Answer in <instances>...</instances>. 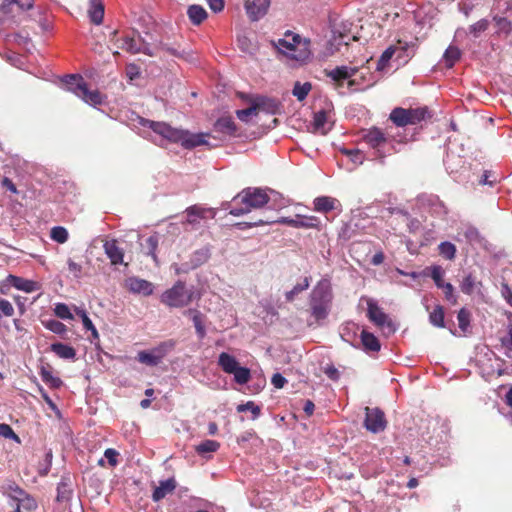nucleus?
I'll use <instances>...</instances> for the list:
<instances>
[{
  "instance_id": "c9c22d12",
  "label": "nucleus",
  "mask_w": 512,
  "mask_h": 512,
  "mask_svg": "<svg viewBox=\"0 0 512 512\" xmlns=\"http://www.w3.org/2000/svg\"><path fill=\"white\" fill-rule=\"evenodd\" d=\"M430 323L436 327L444 328V309L441 305H437L429 315Z\"/></svg>"
},
{
  "instance_id": "0eeeda50",
  "label": "nucleus",
  "mask_w": 512,
  "mask_h": 512,
  "mask_svg": "<svg viewBox=\"0 0 512 512\" xmlns=\"http://www.w3.org/2000/svg\"><path fill=\"white\" fill-rule=\"evenodd\" d=\"M330 294L327 289L316 287L310 295V309L311 315L315 321H320L327 318L330 308Z\"/></svg>"
},
{
  "instance_id": "3c124183",
  "label": "nucleus",
  "mask_w": 512,
  "mask_h": 512,
  "mask_svg": "<svg viewBox=\"0 0 512 512\" xmlns=\"http://www.w3.org/2000/svg\"><path fill=\"white\" fill-rule=\"evenodd\" d=\"M54 313L60 319H64V320L73 319V315L70 312L69 307L66 304H64V303L56 304V306L54 308Z\"/></svg>"
},
{
  "instance_id": "a878e982",
  "label": "nucleus",
  "mask_w": 512,
  "mask_h": 512,
  "mask_svg": "<svg viewBox=\"0 0 512 512\" xmlns=\"http://www.w3.org/2000/svg\"><path fill=\"white\" fill-rule=\"evenodd\" d=\"M218 364L225 373L232 374L238 367L239 363L234 356L222 352L218 358Z\"/></svg>"
},
{
  "instance_id": "20e7f679",
  "label": "nucleus",
  "mask_w": 512,
  "mask_h": 512,
  "mask_svg": "<svg viewBox=\"0 0 512 512\" xmlns=\"http://www.w3.org/2000/svg\"><path fill=\"white\" fill-rule=\"evenodd\" d=\"M310 44L309 39L301 38L300 35L288 31L285 33L284 38L278 40L277 48L293 60L306 62L312 55Z\"/></svg>"
},
{
  "instance_id": "ea45409f",
  "label": "nucleus",
  "mask_w": 512,
  "mask_h": 512,
  "mask_svg": "<svg viewBox=\"0 0 512 512\" xmlns=\"http://www.w3.org/2000/svg\"><path fill=\"white\" fill-rule=\"evenodd\" d=\"M459 328L466 333L470 327L471 313L466 308H461L457 315Z\"/></svg>"
},
{
  "instance_id": "cd10ccee",
  "label": "nucleus",
  "mask_w": 512,
  "mask_h": 512,
  "mask_svg": "<svg viewBox=\"0 0 512 512\" xmlns=\"http://www.w3.org/2000/svg\"><path fill=\"white\" fill-rule=\"evenodd\" d=\"M50 349L62 359H74L76 356V351L72 346L60 342L51 344Z\"/></svg>"
},
{
  "instance_id": "ddd939ff",
  "label": "nucleus",
  "mask_w": 512,
  "mask_h": 512,
  "mask_svg": "<svg viewBox=\"0 0 512 512\" xmlns=\"http://www.w3.org/2000/svg\"><path fill=\"white\" fill-rule=\"evenodd\" d=\"M125 288L133 294H142L144 296H150L153 294L154 285L138 277H129L125 280Z\"/></svg>"
},
{
  "instance_id": "f8f14e48",
  "label": "nucleus",
  "mask_w": 512,
  "mask_h": 512,
  "mask_svg": "<svg viewBox=\"0 0 512 512\" xmlns=\"http://www.w3.org/2000/svg\"><path fill=\"white\" fill-rule=\"evenodd\" d=\"M275 223H281L285 224L294 228H315L320 229V220L316 216H300L297 215V217L289 218V217H282L279 220H274Z\"/></svg>"
},
{
  "instance_id": "7ed1b4c3",
  "label": "nucleus",
  "mask_w": 512,
  "mask_h": 512,
  "mask_svg": "<svg viewBox=\"0 0 512 512\" xmlns=\"http://www.w3.org/2000/svg\"><path fill=\"white\" fill-rule=\"evenodd\" d=\"M362 140L375 151L378 158L384 159L387 155L396 153L393 143H403V137L391 135L387 130L373 126L363 131Z\"/></svg>"
},
{
  "instance_id": "4d7b16f0",
  "label": "nucleus",
  "mask_w": 512,
  "mask_h": 512,
  "mask_svg": "<svg viewBox=\"0 0 512 512\" xmlns=\"http://www.w3.org/2000/svg\"><path fill=\"white\" fill-rule=\"evenodd\" d=\"M0 436L9 439H14L17 442L20 441L18 435L13 431L11 426L5 423L0 424Z\"/></svg>"
},
{
  "instance_id": "338daca9",
  "label": "nucleus",
  "mask_w": 512,
  "mask_h": 512,
  "mask_svg": "<svg viewBox=\"0 0 512 512\" xmlns=\"http://www.w3.org/2000/svg\"><path fill=\"white\" fill-rule=\"evenodd\" d=\"M2 186L12 193H17V188L11 179L4 177L2 180Z\"/></svg>"
},
{
  "instance_id": "393cba45",
  "label": "nucleus",
  "mask_w": 512,
  "mask_h": 512,
  "mask_svg": "<svg viewBox=\"0 0 512 512\" xmlns=\"http://www.w3.org/2000/svg\"><path fill=\"white\" fill-rule=\"evenodd\" d=\"M214 129L225 135H233L236 132V125L231 117H221L215 122Z\"/></svg>"
},
{
  "instance_id": "7c9ffc66",
  "label": "nucleus",
  "mask_w": 512,
  "mask_h": 512,
  "mask_svg": "<svg viewBox=\"0 0 512 512\" xmlns=\"http://www.w3.org/2000/svg\"><path fill=\"white\" fill-rule=\"evenodd\" d=\"M13 4H16L22 10H29L33 7L34 0H4L0 9L5 14L9 13Z\"/></svg>"
},
{
  "instance_id": "69168bd1",
  "label": "nucleus",
  "mask_w": 512,
  "mask_h": 512,
  "mask_svg": "<svg viewBox=\"0 0 512 512\" xmlns=\"http://www.w3.org/2000/svg\"><path fill=\"white\" fill-rule=\"evenodd\" d=\"M324 372L331 380H337L339 378V371L334 366H328Z\"/></svg>"
},
{
  "instance_id": "774afa93",
  "label": "nucleus",
  "mask_w": 512,
  "mask_h": 512,
  "mask_svg": "<svg viewBox=\"0 0 512 512\" xmlns=\"http://www.w3.org/2000/svg\"><path fill=\"white\" fill-rule=\"evenodd\" d=\"M502 293L507 303L512 307V290L508 287V285L503 286Z\"/></svg>"
},
{
  "instance_id": "dca6fc26",
  "label": "nucleus",
  "mask_w": 512,
  "mask_h": 512,
  "mask_svg": "<svg viewBox=\"0 0 512 512\" xmlns=\"http://www.w3.org/2000/svg\"><path fill=\"white\" fill-rule=\"evenodd\" d=\"M367 316L371 322L379 327H383L385 324H391L388 320V316L375 302L371 300L368 301Z\"/></svg>"
},
{
  "instance_id": "e433bc0d",
  "label": "nucleus",
  "mask_w": 512,
  "mask_h": 512,
  "mask_svg": "<svg viewBox=\"0 0 512 512\" xmlns=\"http://www.w3.org/2000/svg\"><path fill=\"white\" fill-rule=\"evenodd\" d=\"M220 448V443L215 440H204L195 448L196 452L200 455L205 453L216 452Z\"/></svg>"
},
{
  "instance_id": "bf43d9fd",
  "label": "nucleus",
  "mask_w": 512,
  "mask_h": 512,
  "mask_svg": "<svg viewBox=\"0 0 512 512\" xmlns=\"http://www.w3.org/2000/svg\"><path fill=\"white\" fill-rule=\"evenodd\" d=\"M81 82H85L84 79L79 75H66L64 78V82L67 85L68 89L71 91V87H76Z\"/></svg>"
},
{
  "instance_id": "37998d69",
  "label": "nucleus",
  "mask_w": 512,
  "mask_h": 512,
  "mask_svg": "<svg viewBox=\"0 0 512 512\" xmlns=\"http://www.w3.org/2000/svg\"><path fill=\"white\" fill-rule=\"evenodd\" d=\"M489 27V21L487 19H481L469 27V33L474 37L478 38L481 33L485 32Z\"/></svg>"
},
{
  "instance_id": "aec40b11",
  "label": "nucleus",
  "mask_w": 512,
  "mask_h": 512,
  "mask_svg": "<svg viewBox=\"0 0 512 512\" xmlns=\"http://www.w3.org/2000/svg\"><path fill=\"white\" fill-rule=\"evenodd\" d=\"M176 481L174 478H169L164 481H160L159 486H157L152 494V499L154 502H158L165 498L168 494L173 493L176 489Z\"/></svg>"
},
{
  "instance_id": "f704fd0d",
  "label": "nucleus",
  "mask_w": 512,
  "mask_h": 512,
  "mask_svg": "<svg viewBox=\"0 0 512 512\" xmlns=\"http://www.w3.org/2000/svg\"><path fill=\"white\" fill-rule=\"evenodd\" d=\"M310 286V278L305 277L302 283L296 284L290 291L285 293V298L288 302H292L296 295L307 290Z\"/></svg>"
},
{
  "instance_id": "c756f323",
  "label": "nucleus",
  "mask_w": 512,
  "mask_h": 512,
  "mask_svg": "<svg viewBox=\"0 0 512 512\" xmlns=\"http://www.w3.org/2000/svg\"><path fill=\"white\" fill-rule=\"evenodd\" d=\"M187 14L194 25H200L207 18L206 10L200 5L189 6Z\"/></svg>"
},
{
  "instance_id": "09e8293b",
  "label": "nucleus",
  "mask_w": 512,
  "mask_h": 512,
  "mask_svg": "<svg viewBox=\"0 0 512 512\" xmlns=\"http://www.w3.org/2000/svg\"><path fill=\"white\" fill-rule=\"evenodd\" d=\"M44 325L48 330L58 335H62L67 331L66 325L58 320H49Z\"/></svg>"
},
{
  "instance_id": "c03bdc74",
  "label": "nucleus",
  "mask_w": 512,
  "mask_h": 512,
  "mask_svg": "<svg viewBox=\"0 0 512 512\" xmlns=\"http://www.w3.org/2000/svg\"><path fill=\"white\" fill-rule=\"evenodd\" d=\"M238 412L250 411L252 413V419L255 420L260 416L261 408L256 405L253 401H248L245 404H240L237 406Z\"/></svg>"
},
{
  "instance_id": "f03ea898",
  "label": "nucleus",
  "mask_w": 512,
  "mask_h": 512,
  "mask_svg": "<svg viewBox=\"0 0 512 512\" xmlns=\"http://www.w3.org/2000/svg\"><path fill=\"white\" fill-rule=\"evenodd\" d=\"M270 200L266 189L259 187H247L235 195L232 202L239 205L231 208L229 213L239 217L250 213L254 209L264 207Z\"/></svg>"
},
{
  "instance_id": "603ef678",
  "label": "nucleus",
  "mask_w": 512,
  "mask_h": 512,
  "mask_svg": "<svg viewBox=\"0 0 512 512\" xmlns=\"http://www.w3.org/2000/svg\"><path fill=\"white\" fill-rule=\"evenodd\" d=\"M273 223H275L274 220H272L270 218H266V219H258L254 222L237 223L236 226H238L240 229H246V228H252V227H257V226L269 225V224H273Z\"/></svg>"
},
{
  "instance_id": "6e6d98bb",
  "label": "nucleus",
  "mask_w": 512,
  "mask_h": 512,
  "mask_svg": "<svg viewBox=\"0 0 512 512\" xmlns=\"http://www.w3.org/2000/svg\"><path fill=\"white\" fill-rule=\"evenodd\" d=\"M443 293L445 296V299L450 302L451 304L455 305L457 303V297L454 294V287L451 283H446L443 288Z\"/></svg>"
},
{
  "instance_id": "9b49d317",
  "label": "nucleus",
  "mask_w": 512,
  "mask_h": 512,
  "mask_svg": "<svg viewBox=\"0 0 512 512\" xmlns=\"http://www.w3.org/2000/svg\"><path fill=\"white\" fill-rule=\"evenodd\" d=\"M186 221L184 224H189L192 227H196L200 224V220L213 219L216 212L213 208H204L198 205H192L185 210Z\"/></svg>"
},
{
  "instance_id": "8fccbe9b",
  "label": "nucleus",
  "mask_w": 512,
  "mask_h": 512,
  "mask_svg": "<svg viewBox=\"0 0 512 512\" xmlns=\"http://www.w3.org/2000/svg\"><path fill=\"white\" fill-rule=\"evenodd\" d=\"M258 110L255 105V102L253 101L252 105L248 108L237 110L236 115L239 120L247 122L250 116L257 115Z\"/></svg>"
},
{
  "instance_id": "f3484780",
  "label": "nucleus",
  "mask_w": 512,
  "mask_h": 512,
  "mask_svg": "<svg viewBox=\"0 0 512 512\" xmlns=\"http://www.w3.org/2000/svg\"><path fill=\"white\" fill-rule=\"evenodd\" d=\"M103 247L111 264L118 265L123 263L124 251L118 246L116 240L106 241Z\"/></svg>"
},
{
  "instance_id": "9d476101",
  "label": "nucleus",
  "mask_w": 512,
  "mask_h": 512,
  "mask_svg": "<svg viewBox=\"0 0 512 512\" xmlns=\"http://www.w3.org/2000/svg\"><path fill=\"white\" fill-rule=\"evenodd\" d=\"M366 416L364 421L365 428L372 433L384 431L387 426L385 414L379 408H365Z\"/></svg>"
},
{
  "instance_id": "4468645a",
  "label": "nucleus",
  "mask_w": 512,
  "mask_h": 512,
  "mask_svg": "<svg viewBox=\"0 0 512 512\" xmlns=\"http://www.w3.org/2000/svg\"><path fill=\"white\" fill-rule=\"evenodd\" d=\"M246 13L251 21H257L268 11L270 0H245Z\"/></svg>"
},
{
  "instance_id": "0e129e2a",
  "label": "nucleus",
  "mask_w": 512,
  "mask_h": 512,
  "mask_svg": "<svg viewBox=\"0 0 512 512\" xmlns=\"http://www.w3.org/2000/svg\"><path fill=\"white\" fill-rule=\"evenodd\" d=\"M209 7L214 12H220L224 8V0H207Z\"/></svg>"
},
{
  "instance_id": "6ab92c4d",
  "label": "nucleus",
  "mask_w": 512,
  "mask_h": 512,
  "mask_svg": "<svg viewBox=\"0 0 512 512\" xmlns=\"http://www.w3.org/2000/svg\"><path fill=\"white\" fill-rule=\"evenodd\" d=\"M314 210L321 213H328L340 206L339 200L330 196H320L313 201Z\"/></svg>"
},
{
  "instance_id": "473e14b6",
  "label": "nucleus",
  "mask_w": 512,
  "mask_h": 512,
  "mask_svg": "<svg viewBox=\"0 0 512 512\" xmlns=\"http://www.w3.org/2000/svg\"><path fill=\"white\" fill-rule=\"evenodd\" d=\"M438 251L443 258L453 260L456 256L457 249L453 243L444 241L438 245Z\"/></svg>"
},
{
  "instance_id": "680f3d73",
  "label": "nucleus",
  "mask_w": 512,
  "mask_h": 512,
  "mask_svg": "<svg viewBox=\"0 0 512 512\" xmlns=\"http://www.w3.org/2000/svg\"><path fill=\"white\" fill-rule=\"evenodd\" d=\"M271 383L273 386L277 389H281L284 387V385L287 383V380L284 376H282L280 373H275L272 376Z\"/></svg>"
},
{
  "instance_id": "f257e3e1",
  "label": "nucleus",
  "mask_w": 512,
  "mask_h": 512,
  "mask_svg": "<svg viewBox=\"0 0 512 512\" xmlns=\"http://www.w3.org/2000/svg\"><path fill=\"white\" fill-rule=\"evenodd\" d=\"M151 130L173 143H179L185 149H193L197 146L207 145L206 137L209 134L191 133L187 130L177 129L165 122L147 120Z\"/></svg>"
},
{
  "instance_id": "4be33fe9",
  "label": "nucleus",
  "mask_w": 512,
  "mask_h": 512,
  "mask_svg": "<svg viewBox=\"0 0 512 512\" xmlns=\"http://www.w3.org/2000/svg\"><path fill=\"white\" fill-rule=\"evenodd\" d=\"M357 68H352L348 66H339L335 69L327 72V76L330 77L335 82H341L343 80L349 79L353 75L356 74Z\"/></svg>"
},
{
  "instance_id": "13d9d810",
  "label": "nucleus",
  "mask_w": 512,
  "mask_h": 512,
  "mask_svg": "<svg viewBox=\"0 0 512 512\" xmlns=\"http://www.w3.org/2000/svg\"><path fill=\"white\" fill-rule=\"evenodd\" d=\"M104 456L107 459V461L111 467H115L118 464L117 457L119 456V453L115 449H113V448L106 449L104 452Z\"/></svg>"
},
{
  "instance_id": "864d4df0",
  "label": "nucleus",
  "mask_w": 512,
  "mask_h": 512,
  "mask_svg": "<svg viewBox=\"0 0 512 512\" xmlns=\"http://www.w3.org/2000/svg\"><path fill=\"white\" fill-rule=\"evenodd\" d=\"M13 315V305L8 300L0 297V319L2 318V316L11 317Z\"/></svg>"
},
{
  "instance_id": "5fc2aeb1",
  "label": "nucleus",
  "mask_w": 512,
  "mask_h": 512,
  "mask_svg": "<svg viewBox=\"0 0 512 512\" xmlns=\"http://www.w3.org/2000/svg\"><path fill=\"white\" fill-rule=\"evenodd\" d=\"M493 20L496 23V26L498 27L499 32H504L506 34L510 33L511 31V23L504 17L495 16Z\"/></svg>"
},
{
  "instance_id": "412c9836",
  "label": "nucleus",
  "mask_w": 512,
  "mask_h": 512,
  "mask_svg": "<svg viewBox=\"0 0 512 512\" xmlns=\"http://www.w3.org/2000/svg\"><path fill=\"white\" fill-rule=\"evenodd\" d=\"M313 128L314 132L321 135H326L330 131L331 127L328 126V115L325 110H320L314 114Z\"/></svg>"
},
{
  "instance_id": "6e6552de",
  "label": "nucleus",
  "mask_w": 512,
  "mask_h": 512,
  "mask_svg": "<svg viewBox=\"0 0 512 512\" xmlns=\"http://www.w3.org/2000/svg\"><path fill=\"white\" fill-rule=\"evenodd\" d=\"M173 347L174 343L172 341L163 342L150 352L140 351L137 355V360L148 366H157Z\"/></svg>"
},
{
  "instance_id": "2f4dec72",
  "label": "nucleus",
  "mask_w": 512,
  "mask_h": 512,
  "mask_svg": "<svg viewBox=\"0 0 512 512\" xmlns=\"http://www.w3.org/2000/svg\"><path fill=\"white\" fill-rule=\"evenodd\" d=\"M461 51L458 47L450 45L444 53V61L448 68L454 66V64L460 59Z\"/></svg>"
},
{
  "instance_id": "b1692460",
  "label": "nucleus",
  "mask_w": 512,
  "mask_h": 512,
  "mask_svg": "<svg viewBox=\"0 0 512 512\" xmlns=\"http://www.w3.org/2000/svg\"><path fill=\"white\" fill-rule=\"evenodd\" d=\"M184 314L191 317L194 327L196 329V333L199 336V338H204L206 335V330L203 323L202 313L197 309H188L184 312Z\"/></svg>"
},
{
  "instance_id": "e2e57ef3",
  "label": "nucleus",
  "mask_w": 512,
  "mask_h": 512,
  "mask_svg": "<svg viewBox=\"0 0 512 512\" xmlns=\"http://www.w3.org/2000/svg\"><path fill=\"white\" fill-rule=\"evenodd\" d=\"M68 269L69 271L75 276V277H80L81 275V272H82V266L78 263H76L75 261H73L72 259H69L68 262Z\"/></svg>"
},
{
  "instance_id": "423d86ee",
  "label": "nucleus",
  "mask_w": 512,
  "mask_h": 512,
  "mask_svg": "<svg viewBox=\"0 0 512 512\" xmlns=\"http://www.w3.org/2000/svg\"><path fill=\"white\" fill-rule=\"evenodd\" d=\"M193 296L194 292L187 289L185 283L179 280L162 293L160 301L170 308H182L192 302Z\"/></svg>"
},
{
  "instance_id": "39448f33",
  "label": "nucleus",
  "mask_w": 512,
  "mask_h": 512,
  "mask_svg": "<svg viewBox=\"0 0 512 512\" xmlns=\"http://www.w3.org/2000/svg\"><path fill=\"white\" fill-rule=\"evenodd\" d=\"M430 117L427 107L402 108L395 107L389 114V120L397 127L416 125Z\"/></svg>"
},
{
  "instance_id": "72a5a7b5",
  "label": "nucleus",
  "mask_w": 512,
  "mask_h": 512,
  "mask_svg": "<svg viewBox=\"0 0 512 512\" xmlns=\"http://www.w3.org/2000/svg\"><path fill=\"white\" fill-rule=\"evenodd\" d=\"M398 51V46L391 45L389 46L380 56L377 62V70H383L387 67L390 59L396 54Z\"/></svg>"
},
{
  "instance_id": "5701e85b",
  "label": "nucleus",
  "mask_w": 512,
  "mask_h": 512,
  "mask_svg": "<svg viewBox=\"0 0 512 512\" xmlns=\"http://www.w3.org/2000/svg\"><path fill=\"white\" fill-rule=\"evenodd\" d=\"M361 342L364 350L368 352H378L381 348L378 338L366 330L361 332Z\"/></svg>"
},
{
  "instance_id": "1a4fd4ad",
  "label": "nucleus",
  "mask_w": 512,
  "mask_h": 512,
  "mask_svg": "<svg viewBox=\"0 0 512 512\" xmlns=\"http://www.w3.org/2000/svg\"><path fill=\"white\" fill-rule=\"evenodd\" d=\"M71 92L91 106L101 105L106 99L99 90H90L86 82L80 81L76 87H71Z\"/></svg>"
},
{
  "instance_id": "de8ad7c7",
  "label": "nucleus",
  "mask_w": 512,
  "mask_h": 512,
  "mask_svg": "<svg viewBox=\"0 0 512 512\" xmlns=\"http://www.w3.org/2000/svg\"><path fill=\"white\" fill-rule=\"evenodd\" d=\"M40 375L42 380L48 383L52 388H59L62 385L61 379L54 377L50 371L42 369Z\"/></svg>"
},
{
  "instance_id": "58836bf2",
  "label": "nucleus",
  "mask_w": 512,
  "mask_h": 512,
  "mask_svg": "<svg viewBox=\"0 0 512 512\" xmlns=\"http://www.w3.org/2000/svg\"><path fill=\"white\" fill-rule=\"evenodd\" d=\"M311 88H312V85L309 82H306L304 84H301L300 82H296L293 87L292 94L299 101H303L309 94Z\"/></svg>"
},
{
  "instance_id": "a19ab883",
  "label": "nucleus",
  "mask_w": 512,
  "mask_h": 512,
  "mask_svg": "<svg viewBox=\"0 0 512 512\" xmlns=\"http://www.w3.org/2000/svg\"><path fill=\"white\" fill-rule=\"evenodd\" d=\"M50 237L55 242L63 244L68 240V231L62 226H56L51 229Z\"/></svg>"
},
{
  "instance_id": "79ce46f5",
  "label": "nucleus",
  "mask_w": 512,
  "mask_h": 512,
  "mask_svg": "<svg viewBox=\"0 0 512 512\" xmlns=\"http://www.w3.org/2000/svg\"><path fill=\"white\" fill-rule=\"evenodd\" d=\"M232 374L235 382L241 385L248 383L251 378L250 370L246 367L239 366Z\"/></svg>"
},
{
  "instance_id": "c85d7f7f",
  "label": "nucleus",
  "mask_w": 512,
  "mask_h": 512,
  "mask_svg": "<svg viewBox=\"0 0 512 512\" xmlns=\"http://www.w3.org/2000/svg\"><path fill=\"white\" fill-rule=\"evenodd\" d=\"M119 48L131 54H136L141 51V43L138 38L125 36L119 40Z\"/></svg>"
},
{
  "instance_id": "bb28decb",
  "label": "nucleus",
  "mask_w": 512,
  "mask_h": 512,
  "mask_svg": "<svg viewBox=\"0 0 512 512\" xmlns=\"http://www.w3.org/2000/svg\"><path fill=\"white\" fill-rule=\"evenodd\" d=\"M91 22L99 25L103 21L104 17V5L101 0H92L88 10Z\"/></svg>"
},
{
  "instance_id": "4c0bfd02",
  "label": "nucleus",
  "mask_w": 512,
  "mask_h": 512,
  "mask_svg": "<svg viewBox=\"0 0 512 512\" xmlns=\"http://www.w3.org/2000/svg\"><path fill=\"white\" fill-rule=\"evenodd\" d=\"M429 270L430 277L433 279L437 288L442 289L443 286L446 284L443 280L445 273L444 269L440 265H433L429 268Z\"/></svg>"
},
{
  "instance_id": "49530a36",
  "label": "nucleus",
  "mask_w": 512,
  "mask_h": 512,
  "mask_svg": "<svg viewBox=\"0 0 512 512\" xmlns=\"http://www.w3.org/2000/svg\"><path fill=\"white\" fill-rule=\"evenodd\" d=\"M159 239L156 235H152L146 240L147 254L152 257V259L157 262V248H158Z\"/></svg>"
},
{
  "instance_id": "052dcab7",
  "label": "nucleus",
  "mask_w": 512,
  "mask_h": 512,
  "mask_svg": "<svg viewBox=\"0 0 512 512\" xmlns=\"http://www.w3.org/2000/svg\"><path fill=\"white\" fill-rule=\"evenodd\" d=\"M501 344L504 348L512 352V324L508 326L507 335L501 338Z\"/></svg>"
},
{
  "instance_id": "a211bd4d",
  "label": "nucleus",
  "mask_w": 512,
  "mask_h": 512,
  "mask_svg": "<svg viewBox=\"0 0 512 512\" xmlns=\"http://www.w3.org/2000/svg\"><path fill=\"white\" fill-rule=\"evenodd\" d=\"M258 112L263 111L275 115L280 111V102L275 98L258 97L254 100Z\"/></svg>"
},
{
  "instance_id": "2eb2a0df",
  "label": "nucleus",
  "mask_w": 512,
  "mask_h": 512,
  "mask_svg": "<svg viewBox=\"0 0 512 512\" xmlns=\"http://www.w3.org/2000/svg\"><path fill=\"white\" fill-rule=\"evenodd\" d=\"M6 282L15 287L18 290L24 291L26 293H31L40 288L39 284L33 280L24 279L15 275H8L6 278Z\"/></svg>"
},
{
  "instance_id": "a18cd8bd",
  "label": "nucleus",
  "mask_w": 512,
  "mask_h": 512,
  "mask_svg": "<svg viewBox=\"0 0 512 512\" xmlns=\"http://www.w3.org/2000/svg\"><path fill=\"white\" fill-rule=\"evenodd\" d=\"M475 284H476L475 277L472 274H468L462 280V282L460 284V289L464 294L471 295L474 292Z\"/></svg>"
}]
</instances>
